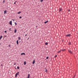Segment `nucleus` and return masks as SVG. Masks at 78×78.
Listing matches in <instances>:
<instances>
[{
    "instance_id": "f257e3e1",
    "label": "nucleus",
    "mask_w": 78,
    "mask_h": 78,
    "mask_svg": "<svg viewBox=\"0 0 78 78\" xmlns=\"http://www.w3.org/2000/svg\"><path fill=\"white\" fill-rule=\"evenodd\" d=\"M70 36H71L70 34H69L67 35H66V36H67V37H70Z\"/></svg>"
},
{
    "instance_id": "f03ea898",
    "label": "nucleus",
    "mask_w": 78,
    "mask_h": 78,
    "mask_svg": "<svg viewBox=\"0 0 78 78\" xmlns=\"http://www.w3.org/2000/svg\"><path fill=\"white\" fill-rule=\"evenodd\" d=\"M68 51L71 54H72V51H70V50H69Z\"/></svg>"
},
{
    "instance_id": "7ed1b4c3",
    "label": "nucleus",
    "mask_w": 78,
    "mask_h": 78,
    "mask_svg": "<svg viewBox=\"0 0 78 78\" xmlns=\"http://www.w3.org/2000/svg\"><path fill=\"white\" fill-rule=\"evenodd\" d=\"M34 63H35V60H34L32 62V64H34Z\"/></svg>"
},
{
    "instance_id": "20e7f679",
    "label": "nucleus",
    "mask_w": 78,
    "mask_h": 78,
    "mask_svg": "<svg viewBox=\"0 0 78 78\" xmlns=\"http://www.w3.org/2000/svg\"><path fill=\"white\" fill-rule=\"evenodd\" d=\"M9 23L11 25H12V21H10Z\"/></svg>"
},
{
    "instance_id": "39448f33",
    "label": "nucleus",
    "mask_w": 78,
    "mask_h": 78,
    "mask_svg": "<svg viewBox=\"0 0 78 78\" xmlns=\"http://www.w3.org/2000/svg\"><path fill=\"white\" fill-rule=\"evenodd\" d=\"M62 11V8H60L59 9V12H60V11Z\"/></svg>"
},
{
    "instance_id": "423d86ee",
    "label": "nucleus",
    "mask_w": 78,
    "mask_h": 78,
    "mask_svg": "<svg viewBox=\"0 0 78 78\" xmlns=\"http://www.w3.org/2000/svg\"><path fill=\"white\" fill-rule=\"evenodd\" d=\"M6 12H7L6 11V10L4 11V14H6Z\"/></svg>"
},
{
    "instance_id": "0eeeda50",
    "label": "nucleus",
    "mask_w": 78,
    "mask_h": 78,
    "mask_svg": "<svg viewBox=\"0 0 78 78\" xmlns=\"http://www.w3.org/2000/svg\"><path fill=\"white\" fill-rule=\"evenodd\" d=\"M16 44H17V45H18V44H19V41H18V40H17L16 41Z\"/></svg>"
},
{
    "instance_id": "6e6552de",
    "label": "nucleus",
    "mask_w": 78,
    "mask_h": 78,
    "mask_svg": "<svg viewBox=\"0 0 78 78\" xmlns=\"http://www.w3.org/2000/svg\"><path fill=\"white\" fill-rule=\"evenodd\" d=\"M25 55V53H22L21 54V55Z\"/></svg>"
},
{
    "instance_id": "1a4fd4ad",
    "label": "nucleus",
    "mask_w": 78,
    "mask_h": 78,
    "mask_svg": "<svg viewBox=\"0 0 78 78\" xmlns=\"http://www.w3.org/2000/svg\"><path fill=\"white\" fill-rule=\"evenodd\" d=\"M26 62H25V61L24 62V65H26Z\"/></svg>"
},
{
    "instance_id": "9d476101",
    "label": "nucleus",
    "mask_w": 78,
    "mask_h": 78,
    "mask_svg": "<svg viewBox=\"0 0 78 78\" xmlns=\"http://www.w3.org/2000/svg\"><path fill=\"white\" fill-rule=\"evenodd\" d=\"M48 21H47L44 22V23H48Z\"/></svg>"
},
{
    "instance_id": "9b49d317",
    "label": "nucleus",
    "mask_w": 78,
    "mask_h": 78,
    "mask_svg": "<svg viewBox=\"0 0 78 78\" xmlns=\"http://www.w3.org/2000/svg\"><path fill=\"white\" fill-rule=\"evenodd\" d=\"M16 32H17V30H14V33H16Z\"/></svg>"
},
{
    "instance_id": "f8f14e48",
    "label": "nucleus",
    "mask_w": 78,
    "mask_h": 78,
    "mask_svg": "<svg viewBox=\"0 0 78 78\" xmlns=\"http://www.w3.org/2000/svg\"><path fill=\"white\" fill-rule=\"evenodd\" d=\"M65 50H66V49H65L62 50V51H65Z\"/></svg>"
},
{
    "instance_id": "ddd939ff",
    "label": "nucleus",
    "mask_w": 78,
    "mask_h": 78,
    "mask_svg": "<svg viewBox=\"0 0 78 78\" xmlns=\"http://www.w3.org/2000/svg\"><path fill=\"white\" fill-rule=\"evenodd\" d=\"M27 78H30V74L28 75V76L27 77Z\"/></svg>"
},
{
    "instance_id": "4468645a",
    "label": "nucleus",
    "mask_w": 78,
    "mask_h": 78,
    "mask_svg": "<svg viewBox=\"0 0 78 78\" xmlns=\"http://www.w3.org/2000/svg\"><path fill=\"white\" fill-rule=\"evenodd\" d=\"M17 73H16L15 75V77H17Z\"/></svg>"
},
{
    "instance_id": "2eb2a0df",
    "label": "nucleus",
    "mask_w": 78,
    "mask_h": 78,
    "mask_svg": "<svg viewBox=\"0 0 78 78\" xmlns=\"http://www.w3.org/2000/svg\"><path fill=\"white\" fill-rule=\"evenodd\" d=\"M2 36H1V37H0V40H1V39H2Z\"/></svg>"
},
{
    "instance_id": "dca6fc26",
    "label": "nucleus",
    "mask_w": 78,
    "mask_h": 78,
    "mask_svg": "<svg viewBox=\"0 0 78 78\" xmlns=\"http://www.w3.org/2000/svg\"><path fill=\"white\" fill-rule=\"evenodd\" d=\"M45 72H46V73H47V69H45Z\"/></svg>"
},
{
    "instance_id": "f3484780",
    "label": "nucleus",
    "mask_w": 78,
    "mask_h": 78,
    "mask_svg": "<svg viewBox=\"0 0 78 78\" xmlns=\"http://www.w3.org/2000/svg\"><path fill=\"white\" fill-rule=\"evenodd\" d=\"M15 24L16 25H17V24L16 23V22L15 23Z\"/></svg>"
},
{
    "instance_id": "a211bd4d",
    "label": "nucleus",
    "mask_w": 78,
    "mask_h": 78,
    "mask_svg": "<svg viewBox=\"0 0 78 78\" xmlns=\"http://www.w3.org/2000/svg\"><path fill=\"white\" fill-rule=\"evenodd\" d=\"M69 45H71V43L69 42Z\"/></svg>"
},
{
    "instance_id": "6ab92c4d",
    "label": "nucleus",
    "mask_w": 78,
    "mask_h": 78,
    "mask_svg": "<svg viewBox=\"0 0 78 78\" xmlns=\"http://www.w3.org/2000/svg\"><path fill=\"white\" fill-rule=\"evenodd\" d=\"M18 39L19 40H20V37H18Z\"/></svg>"
},
{
    "instance_id": "aec40b11",
    "label": "nucleus",
    "mask_w": 78,
    "mask_h": 78,
    "mask_svg": "<svg viewBox=\"0 0 78 78\" xmlns=\"http://www.w3.org/2000/svg\"><path fill=\"white\" fill-rule=\"evenodd\" d=\"M19 72H18L17 73V75H19Z\"/></svg>"
},
{
    "instance_id": "412c9836",
    "label": "nucleus",
    "mask_w": 78,
    "mask_h": 78,
    "mask_svg": "<svg viewBox=\"0 0 78 78\" xmlns=\"http://www.w3.org/2000/svg\"><path fill=\"white\" fill-rule=\"evenodd\" d=\"M45 45H48V43L47 42L45 43Z\"/></svg>"
},
{
    "instance_id": "4be33fe9",
    "label": "nucleus",
    "mask_w": 78,
    "mask_h": 78,
    "mask_svg": "<svg viewBox=\"0 0 78 78\" xmlns=\"http://www.w3.org/2000/svg\"><path fill=\"white\" fill-rule=\"evenodd\" d=\"M61 52V51H59L58 52V53H59Z\"/></svg>"
},
{
    "instance_id": "5701e85b",
    "label": "nucleus",
    "mask_w": 78,
    "mask_h": 78,
    "mask_svg": "<svg viewBox=\"0 0 78 78\" xmlns=\"http://www.w3.org/2000/svg\"><path fill=\"white\" fill-rule=\"evenodd\" d=\"M40 2H43V0H40Z\"/></svg>"
},
{
    "instance_id": "b1692460",
    "label": "nucleus",
    "mask_w": 78,
    "mask_h": 78,
    "mask_svg": "<svg viewBox=\"0 0 78 78\" xmlns=\"http://www.w3.org/2000/svg\"><path fill=\"white\" fill-rule=\"evenodd\" d=\"M17 69H19V66H17Z\"/></svg>"
},
{
    "instance_id": "393cba45",
    "label": "nucleus",
    "mask_w": 78,
    "mask_h": 78,
    "mask_svg": "<svg viewBox=\"0 0 78 78\" xmlns=\"http://www.w3.org/2000/svg\"><path fill=\"white\" fill-rule=\"evenodd\" d=\"M20 13H21V12H18V14H20Z\"/></svg>"
},
{
    "instance_id": "a878e982",
    "label": "nucleus",
    "mask_w": 78,
    "mask_h": 78,
    "mask_svg": "<svg viewBox=\"0 0 78 78\" xmlns=\"http://www.w3.org/2000/svg\"><path fill=\"white\" fill-rule=\"evenodd\" d=\"M5 0H4L3 1V2L4 3H5Z\"/></svg>"
},
{
    "instance_id": "bb28decb",
    "label": "nucleus",
    "mask_w": 78,
    "mask_h": 78,
    "mask_svg": "<svg viewBox=\"0 0 78 78\" xmlns=\"http://www.w3.org/2000/svg\"><path fill=\"white\" fill-rule=\"evenodd\" d=\"M46 59H48V57H47L46 58Z\"/></svg>"
},
{
    "instance_id": "cd10ccee",
    "label": "nucleus",
    "mask_w": 78,
    "mask_h": 78,
    "mask_svg": "<svg viewBox=\"0 0 78 78\" xmlns=\"http://www.w3.org/2000/svg\"><path fill=\"white\" fill-rule=\"evenodd\" d=\"M20 19H21L22 18V16H20Z\"/></svg>"
},
{
    "instance_id": "c85d7f7f",
    "label": "nucleus",
    "mask_w": 78,
    "mask_h": 78,
    "mask_svg": "<svg viewBox=\"0 0 78 78\" xmlns=\"http://www.w3.org/2000/svg\"><path fill=\"white\" fill-rule=\"evenodd\" d=\"M57 57V55L55 56V58H56Z\"/></svg>"
},
{
    "instance_id": "c756f323",
    "label": "nucleus",
    "mask_w": 78,
    "mask_h": 78,
    "mask_svg": "<svg viewBox=\"0 0 78 78\" xmlns=\"http://www.w3.org/2000/svg\"><path fill=\"white\" fill-rule=\"evenodd\" d=\"M4 33H6V31H5V32H4Z\"/></svg>"
},
{
    "instance_id": "7c9ffc66",
    "label": "nucleus",
    "mask_w": 78,
    "mask_h": 78,
    "mask_svg": "<svg viewBox=\"0 0 78 78\" xmlns=\"http://www.w3.org/2000/svg\"><path fill=\"white\" fill-rule=\"evenodd\" d=\"M68 11L69 12L70 11V9L68 10Z\"/></svg>"
},
{
    "instance_id": "2f4dec72",
    "label": "nucleus",
    "mask_w": 78,
    "mask_h": 78,
    "mask_svg": "<svg viewBox=\"0 0 78 78\" xmlns=\"http://www.w3.org/2000/svg\"><path fill=\"white\" fill-rule=\"evenodd\" d=\"M13 20V21H14L15 20H14V19H13V20Z\"/></svg>"
},
{
    "instance_id": "473e14b6",
    "label": "nucleus",
    "mask_w": 78,
    "mask_h": 78,
    "mask_svg": "<svg viewBox=\"0 0 78 78\" xmlns=\"http://www.w3.org/2000/svg\"><path fill=\"white\" fill-rule=\"evenodd\" d=\"M14 4H16V3L15 2H14Z\"/></svg>"
},
{
    "instance_id": "72a5a7b5",
    "label": "nucleus",
    "mask_w": 78,
    "mask_h": 78,
    "mask_svg": "<svg viewBox=\"0 0 78 78\" xmlns=\"http://www.w3.org/2000/svg\"><path fill=\"white\" fill-rule=\"evenodd\" d=\"M25 36H27V34H25Z\"/></svg>"
},
{
    "instance_id": "f704fd0d",
    "label": "nucleus",
    "mask_w": 78,
    "mask_h": 78,
    "mask_svg": "<svg viewBox=\"0 0 78 78\" xmlns=\"http://www.w3.org/2000/svg\"><path fill=\"white\" fill-rule=\"evenodd\" d=\"M75 76H76V74H75V75L74 76L75 77Z\"/></svg>"
},
{
    "instance_id": "c9c22d12",
    "label": "nucleus",
    "mask_w": 78,
    "mask_h": 78,
    "mask_svg": "<svg viewBox=\"0 0 78 78\" xmlns=\"http://www.w3.org/2000/svg\"><path fill=\"white\" fill-rule=\"evenodd\" d=\"M75 78V76H74V77H73V78Z\"/></svg>"
},
{
    "instance_id": "e433bc0d",
    "label": "nucleus",
    "mask_w": 78,
    "mask_h": 78,
    "mask_svg": "<svg viewBox=\"0 0 78 78\" xmlns=\"http://www.w3.org/2000/svg\"><path fill=\"white\" fill-rule=\"evenodd\" d=\"M9 47H11V46H10V45H9Z\"/></svg>"
},
{
    "instance_id": "4c0bfd02",
    "label": "nucleus",
    "mask_w": 78,
    "mask_h": 78,
    "mask_svg": "<svg viewBox=\"0 0 78 78\" xmlns=\"http://www.w3.org/2000/svg\"><path fill=\"white\" fill-rule=\"evenodd\" d=\"M16 63H15V64H14V65H16Z\"/></svg>"
},
{
    "instance_id": "58836bf2",
    "label": "nucleus",
    "mask_w": 78,
    "mask_h": 78,
    "mask_svg": "<svg viewBox=\"0 0 78 78\" xmlns=\"http://www.w3.org/2000/svg\"><path fill=\"white\" fill-rule=\"evenodd\" d=\"M9 30H10H10H11V28L9 29Z\"/></svg>"
},
{
    "instance_id": "ea45409f",
    "label": "nucleus",
    "mask_w": 78,
    "mask_h": 78,
    "mask_svg": "<svg viewBox=\"0 0 78 78\" xmlns=\"http://www.w3.org/2000/svg\"><path fill=\"white\" fill-rule=\"evenodd\" d=\"M16 2H17V1H16V2H15V3H16Z\"/></svg>"
},
{
    "instance_id": "a19ab883",
    "label": "nucleus",
    "mask_w": 78,
    "mask_h": 78,
    "mask_svg": "<svg viewBox=\"0 0 78 78\" xmlns=\"http://www.w3.org/2000/svg\"><path fill=\"white\" fill-rule=\"evenodd\" d=\"M3 65L2 64L1 66H2Z\"/></svg>"
},
{
    "instance_id": "79ce46f5",
    "label": "nucleus",
    "mask_w": 78,
    "mask_h": 78,
    "mask_svg": "<svg viewBox=\"0 0 78 78\" xmlns=\"http://www.w3.org/2000/svg\"><path fill=\"white\" fill-rule=\"evenodd\" d=\"M63 41H64V40H62V41L63 42Z\"/></svg>"
},
{
    "instance_id": "37998d69",
    "label": "nucleus",
    "mask_w": 78,
    "mask_h": 78,
    "mask_svg": "<svg viewBox=\"0 0 78 78\" xmlns=\"http://www.w3.org/2000/svg\"><path fill=\"white\" fill-rule=\"evenodd\" d=\"M0 45H1V44L0 43Z\"/></svg>"
}]
</instances>
